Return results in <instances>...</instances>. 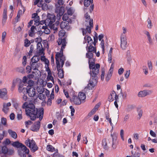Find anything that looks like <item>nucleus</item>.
Returning <instances> with one entry per match:
<instances>
[{
    "label": "nucleus",
    "mask_w": 157,
    "mask_h": 157,
    "mask_svg": "<svg viewBox=\"0 0 157 157\" xmlns=\"http://www.w3.org/2000/svg\"><path fill=\"white\" fill-rule=\"evenodd\" d=\"M22 107L25 109L26 115L29 116L32 121L35 120L36 118H39L40 121H41L43 118L44 109L42 108L38 109L35 107L33 102L28 101L23 104Z\"/></svg>",
    "instance_id": "obj_1"
},
{
    "label": "nucleus",
    "mask_w": 157,
    "mask_h": 157,
    "mask_svg": "<svg viewBox=\"0 0 157 157\" xmlns=\"http://www.w3.org/2000/svg\"><path fill=\"white\" fill-rule=\"evenodd\" d=\"M57 42L58 47H60L61 49L59 52H57L56 53L55 58H62L63 57L65 58L63 54V51L65 48L67 43L65 38H64L63 39L59 38L57 40Z\"/></svg>",
    "instance_id": "obj_2"
},
{
    "label": "nucleus",
    "mask_w": 157,
    "mask_h": 157,
    "mask_svg": "<svg viewBox=\"0 0 157 157\" xmlns=\"http://www.w3.org/2000/svg\"><path fill=\"white\" fill-rule=\"evenodd\" d=\"M56 68L58 71V76L60 78H63L64 76V71L62 68L64 63L66 60L65 58L63 57L62 58H55Z\"/></svg>",
    "instance_id": "obj_3"
},
{
    "label": "nucleus",
    "mask_w": 157,
    "mask_h": 157,
    "mask_svg": "<svg viewBox=\"0 0 157 157\" xmlns=\"http://www.w3.org/2000/svg\"><path fill=\"white\" fill-rule=\"evenodd\" d=\"M98 65H97L96 70H90V73L91 77L92 80L90 81V83L88 84L89 87L92 89L94 87L97 83L98 77L97 75L99 73V70L98 69Z\"/></svg>",
    "instance_id": "obj_4"
},
{
    "label": "nucleus",
    "mask_w": 157,
    "mask_h": 157,
    "mask_svg": "<svg viewBox=\"0 0 157 157\" xmlns=\"http://www.w3.org/2000/svg\"><path fill=\"white\" fill-rule=\"evenodd\" d=\"M93 53L87 52L86 54V57L88 59V63L90 70H96L97 65H98V69L99 70L100 65L99 63L95 65V60L93 57Z\"/></svg>",
    "instance_id": "obj_5"
},
{
    "label": "nucleus",
    "mask_w": 157,
    "mask_h": 157,
    "mask_svg": "<svg viewBox=\"0 0 157 157\" xmlns=\"http://www.w3.org/2000/svg\"><path fill=\"white\" fill-rule=\"evenodd\" d=\"M29 149L25 146L23 145L18 150V153L21 157H25L26 154H29Z\"/></svg>",
    "instance_id": "obj_6"
},
{
    "label": "nucleus",
    "mask_w": 157,
    "mask_h": 157,
    "mask_svg": "<svg viewBox=\"0 0 157 157\" xmlns=\"http://www.w3.org/2000/svg\"><path fill=\"white\" fill-rule=\"evenodd\" d=\"M89 26H87L86 29L81 28V29L82 30V35L83 36L86 35L87 34H90L91 33V29L93 28V20L90 19L89 21Z\"/></svg>",
    "instance_id": "obj_7"
},
{
    "label": "nucleus",
    "mask_w": 157,
    "mask_h": 157,
    "mask_svg": "<svg viewBox=\"0 0 157 157\" xmlns=\"http://www.w3.org/2000/svg\"><path fill=\"white\" fill-rule=\"evenodd\" d=\"M121 47L123 50H125L127 47V41L126 36L122 34L121 36Z\"/></svg>",
    "instance_id": "obj_8"
},
{
    "label": "nucleus",
    "mask_w": 157,
    "mask_h": 157,
    "mask_svg": "<svg viewBox=\"0 0 157 157\" xmlns=\"http://www.w3.org/2000/svg\"><path fill=\"white\" fill-rule=\"evenodd\" d=\"M111 136L112 138V141L111 143L112 147L113 149H115L117 147L118 142L117 141V135L115 134H111Z\"/></svg>",
    "instance_id": "obj_9"
},
{
    "label": "nucleus",
    "mask_w": 157,
    "mask_h": 157,
    "mask_svg": "<svg viewBox=\"0 0 157 157\" xmlns=\"http://www.w3.org/2000/svg\"><path fill=\"white\" fill-rule=\"evenodd\" d=\"M28 89V86L25 85L24 84L22 83H21L19 84L18 87V90L19 92L22 93L24 94H27Z\"/></svg>",
    "instance_id": "obj_10"
},
{
    "label": "nucleus",
    "mask_w": 157,
    "mask_h": 157,
    "mask_svg": "<svg viewBox=\"0 0 157 157\" xmlns=\"http://www.w3.org/2000/svg\"><path fill=\"white\" fill-rule=\"evenodd\" d=\"M28 91L27 93L30 97H34L36 94L35 89L32 86H28Z\"/></svg>",
    "instance_id": "obj_11"
},
{
    "label": "nucleus",
    "mask_w": 157,
    "mask_h": 157,
    "mask_svg": "<svg viewBox=\"0 0 157 157\" xmlns=\"http://www.w3.org/2000/svg\"><path fill=\"white\" fill-rule=\"evenodd\" d=\"M48 18L46 19V21L48 22V25L53 23L55 21L56 17L53 14H48Z\"/></svg>",
    "instance_id": "obj_12"
},
{
    "label": "nucleus",
    "mask_w": 157,
    "mask_h": 157,
    "mask_svg": "<svg viewBox=\"0 0 157 157\" xmlns=\"http://www.w3.org/2000/svg\"><path fill=\"white\" fill-rule=\"evenodd\" d=\"M33 71L31 74H29L28 75V77L29 78H36L38 77L40 75V71L38 69L33 70Z\"/></svg>",
    "instance_id": "obj_13"
},
{
    "label": "nucleus",
    "mask_w": 157,
    "mask_h": 157,
    "mask_svg": "<svg viewBox=\"0 0 157 157\" xmlns=\"http://www.w3.org/2000/svg\"><path fill=\"white\" fill-rule=\"evenodd\" d=\"M71 102L76 105H79L81 103V100L77 96H73L70 99Z\"/></svg>",
    "instance_id": "obj_14"
},
{
    "label": "nucleus",
    "mask_w": 157,
    "mask_h": 157,
    "mask_svg": "<svg viewBox=\"0 0 157 157\" xmlns=\"http://www.w3.org/2000/svg\"><path fill=\"white\" fill-rule=\"evenodd\" d=\"M113 63H112L105 77V80L106 81L108 82L111 78L113 74Z\"/></svg>",
    "instance_id": "obj_15"
},
{
    "label": "nucleus",
    "mask_w": 157,
    "mask_h": 157,
    "mask_svg": "<svg viewBox=\"0 0 157 157\" xmlns=\"http://www.w3.org/2000/svg\"><path fill=\"white\" fill-rule=\"evenodd\" d=\"M152 91L150 90H144L140 91L138 94V96L140 97H143L147 95L151 94Z\"/></svg>",
    "instance_id": "obj_16"
},
{
    "label": "nucleus",
    "mask_w": 157,
    "mask_h": 157,
    "mask_svg": "<svg viewBox=\"0 0 157 157\" xmlns=\"http://www.w3.org/2000/svg\"><path fill=\"white\" fill-rule=\"evenodd\" d=\"M30 144L29 145V147L31 149L32 151L34 152L38 149V147L36 145L35 141L32 140Z\"/></svg>",
    "instance_id": "obj_17"
},
{
    "label": "nucleus",
    "mask_w": 157,
    "mask_h": 157,
    "mask_svg": "<svg viewBox=\"0 0 157 157\" xmlns=\"http://www.w3.org/2000/svg\"><path fill=\"white\" fill-rule=\"evenodd\" d=\"M11 105V103L10 102L7 103H4L3 104L2 110L5 114L7 113L9 110V107Z\"/></svg>",
    "instance_id": "obj_18"
},
{
    "label": "nucleus",
    "mask_w": 157,
    "mask_h": 157,
    "mask_svg": "<svg viewBox=\"0 0 157 157\" xmlns=\"http://www.w3.org/2000/svg\"><path fill=\"white\" fill-rule=\"evenodd\" d=\"M40 122L38 121L34 123L33 125L31 127V129L34 132H37L40 128Z\"/></svg>",
    "instance_id": "obj_19"
},
{
    "label": "nucleus",
    "mask_w": 157,
    "mask_h": 157,
    "mask_svg": "<svg viewBox=\"0 0 157 157\" xmlns=\"http://www.w3.org/2000/svg\"><path fill=\"white\" fill-rule=\"evenodd\" d=\"M37 51L39 55H44V49H43L41 43H39L37 44Z\"/></svg>",
    "instance_id": "obj_20"
},
{
    "label": "nucleus",
    "mask_w": 157,
    "mask_h": 157,
    "mask_svg": "<svg viewBox=\"0 0 157 157\" xmlns=\"http://www.w3.org/2000/svg\"><path fill=\"white\" fill-rule=\"evenodd\" d=\"M55 12L60 16H61L64 13V8L62 6H58L56 8Z\"/></svg>",
    "instance_id": "obj_21"
},
{
    "label": "nucleus",
    "mask_w": 157,
    "mask_h": 157,
    "mask_svg": "<svg viewBox=\"0 0 157 157\" xmlns=\"http://www.w3.org/2000/svg\"><path fill=\"white\" fill-rule=\"evenodd\" d=\"M60 26L62 29H65L67 30H68L70 28L69 26V23L67 21H64L62 22L60 24Z\"/></svg>",
    "instance_id": "obj_22"
},
{
    "label": "nucleus",
    "mask_w": 157,
    "mask_h": 157,
    "mask_svg": "<svg viewBox=\"0 0 157 157\" xmlns=\"http://www.w3.org/2000/svg\"><path fill=\"white\" fill-rule=\"evenodd\" d=\"M86 48L87 52H92L93 53H96V48L95 47H94L93 46H92V45H90L88 47V45L87 44Z\"/></svg>",
    "instance_id": "obj_23"
},
{
    "label": "nucleus",
    "mask_w": 157,
    "mask_h": 157,
    "mask_svg": "<svg viewBox=\"0 0 157 157\" xmlns=\"http://www.w3.org/2000/svg\"><path fill=\"white\" fill-rule=\"evenodd\" d=\"M7 91L5 88L0 89V98H3L6 95Z\"/></svg>",
    "instance_id": "obj_24"
},
{
    "label": "nucleus",
    "mask_w": 157,
    "mask_h": 157,
    "mask_svg": "<svg viewBox=\"0 0 157 157\" xmlns=\"http://www.w3.org/2000/svg\"><path fill=\"white\" fill-rule=\"evenodd\" d=\"M7 9L6 8L4 9L3 13V18L2 20V23L3 24H5L7 19Z\"/></svg>",
    "instance_id": "obj_25"
},
{
    "label": "nucleus",
    "mask_w": 157,
    "mask_h": 157,
    "mask_svg": "<svg viewBox=\"0 0 157 157\" xmlns=\"http://www.w3.org/2000/svg\"><path fill=\"white\" fill-rule=\"evenodd\" d=\"M37 89L38 92H40L38 96V98L40 99L41 100H44L45 98L46 97L45 95L42 93L44 91L43 88H42V89L40 91L38 90V88H37Z\"/></svg>",
    "instance_id": "obj_26"
},
{
    "label": "nucleus",
    "mask_w": 157,
    "mask_h": 157,
    "mask_svg": "<svg viewBox=\"0 0 157 157\" xmlns=\"http://www.w3.org/2000/svg\"><path fill=\"white\" fill-rule=\"evenodd\" d=\"M87 36V35L86 36H85L84 37V41L83 42V43H86V39H87V43L88 44L90 45H92L93 43L92 39L90 36Z\"/></svg>",
    "instance_id": "obj_27"
},
{
    "label": "nucleus",
    "mask_w": 157,
    "mask_h": 157,
    "mask_svg": "<svg viewBox=\"0 0 157 157\" xmlns=\"http://www.w3.org/2000/svg\"><path fill=\"white\" fill-rule=\"evenodd\" d=\"M32 69L36 70L38 69L41 65V64L40 63H31L30 64Z\"/></svg>",
    "instance_id": "obj_28"
},
{
    "label": "nucleus",
    "mask_w": 157,
    "mask_h": 157,
    "mask_svg": "<svg viewBox=\"0 0 157 157\" xmlns=\"http://www.w3.org/2000/svg\"><path fill=\"white\" fill-rule=\"evenodd\" d=\"M40 57L39 56H35L33 57L31 59V63H38L40 60Z\"/></svg>",
    "instance_id": "obj_29"
},
{
    "label": "nucleus",
    "mask_w": 157,
    "mask_h": 157,
    "mask_svg": "<svg viewBox=\"0 0 157 157\" xmlns=\"http://www.w3.org/2000/svg\"><path fill=\"white\" fill-rule=\"evenodd\" d=\"M144 33L147 36L149 43L151 44L152 43V40L149 33L147 31H145Z\"/></svg>",
    "instance_id": "obj_30"
},
{
    "label": "nucleus",
    "mask_w": 157,
    "mask_h": 157,
    "mask_svg": "<svg viewBox=\"0 0 157 157\" xmlns=\"http://www.w3.org/2000/svg\"><path fill=\"white\" fill-rule=\"evenodd\" d=\"M8 132L10 136L14 139H16L17 137V134L15 132L12 131L11 129L8 130Z\"/></svg>",
    "instance_id": "obj_31"
},
{
    "label": "nucleus",
    "mask_w": 157,
    "mask_h": 157,
    "mask_svg": "<svg viewBox=\"0 0 157 157\" xmlns=\"http://www.w3.org/2000/svg\"><path fill=\"white\" fill-rule=\"evenodd\" d=\"M53 23L51 24L50 25H48V26H49V27L51 29H52L54 30H57V26H58V24L56 22L54 24H52Z\"/></svg>",
    "instance_id": "obj_32"
},
{
    "label": "nucleus",
    "mask_w": 157,
    "mask_h": 157,
    "mask_svg": "<svg viewBox=\"0 0 157 157\" xmlns=\"http://www.w3.org/2000/svg\"><path fill=\"white\" fill-rule=\"evenodd\" d=\"M78 97L81 101L84 100L86 98L85 94L82 92H80L78 94Z\"/></svg>",
    "instance_id": "obj_33"
},
{
    "label": "nucleus",
    "mask_w": 157,
    "mask_h": 157,
    "mask_svg": "<svg viewBox=\"0 0 157 157\" xmlns=\"http://www.w3.org/2000/svg\"><path fill=\"white\" fill-rule=\"evenodd\" d=\"M32 17L34 18V21L36 23H38L39 22V17L37 15L36 13H34L32 15Z\"/></svg>",
    "instance_id": "obj_34"
},
{
    "label": "nucleus",
    "mask_w": 157,
    "mask_h": 157,
    "mask_svg": "<svg viewBox=\"0 0 157 157\" xmlns=\"http://www.w3.org/2000/svg\"><path fill=\"white\" fill-rule=\"evenodd\" d=\"M46 26L47 25L45 26H42V27L40 26V27H41L42 29L44 30L43 32L44 33L47 34H48L50 33V31L49 29L48 28V27Z\"/></svg>",
    "instance_id": "obj_35"
},
{
    "label": "nucleus",
    "mask_w": 157,
    "mask_h": 157,
    "mask_svg": "<svg viewBox=\"0 0 157 157\" xmlns=\"http://www.w3.org/2000/svg\"><path fill=\"white\" fill-rule=\"evenodd\" d=\"M12 145L14 147L20 148L23 144L21 143H20L18 141H15L12 143Z\"/></svg>",
    "instance_id": "obj_36"
},
{
    "label": "nucleus",
    "mask_w": 157,
    "mask_h": 157,
    "mask_svg": "<svg viewBox=\"0 0 157 157\" xmlns=\"http://www.w3.org/2000/svg\"><path fill=\"white\" fill-rule=\"evenodd\" d=\"M116 93L114 91H113L111 93L109 97V101H112L114 100V97H116Z\"/></svg>",
    "instance_id": "obj_37"
},
{
    "label": "nucleus",
    "mask_w": 157,
    "mask_h": 157,
    "mask_svg": "<svg viewBox=\"0 0 157 157\" xmlns=\"http://www.w3.org/2000/svg\"><path fill=\"white\" fill-rule=\"evenodd\" d=\"M17 118L18 120H20L22 119V112L20 108H18L17 109Z\"/></svg>",
    "instance_id": "obj_38"
},
{
    "label": "nucleus",
    "mask_w": 157,
    "mask_h": 157,
    "mask_svg": "<svg viewBox=\"0 0 157 157\" xmlns=\"http://www.w3.org/2000/svg\"><path fill=\"white\" fill-rule=\"evenodd\" d=\"M42 2H43L41 0L40 1V6H41V7L43 10H47L48 9V5L47 4L45 3L42 4ZM38 6H39V5H38Z\"/></svg>",
    "instance_id": "obj_39"
},
{
    "label": "nucleus",
    "mask_w": 157,
    "mask_h": 157,
    "mask_svg": "<svg viewBox=\"0 0 157 157\" xmlns=\"http://www.w3.org/2000/svg\"><path fill=\"white\" fill-rule=\"evenodd\" d=\"M75 10L73 8L70 7L67 10V13L70 16H71L74 13Z\"/></svg>",
    "instance_id": "obj_40"
},
{
    "label": "nucleus",
    "mask_w": 157,
    "mask_h": 157,
    "mask_svg": "<svg viewBox=\"0 0 157 157\" xmlns=\"http://www.w3.org/2000/svg\"><path fill=\"white\" fill-rule=\"evenodd\" d=\"M47 79L48 81H51L53 83H54V78L53 76H52V73L51 72L48 73L47 76Z\"/></svg>",
    "instance_id": "obj_41"
},
{
    "label": "nucleus",
    "mask_w": 157,
    "mask_h": 157,
    "mask_svg": "<svg viewBox=\"0 0 157 157\" xmlns=\"http://www.w3.org/2000/svg\"><path fill=\"white\" fill-rule=\"evenodd\" d=\"M46 149L49 151L52 152H54L55 151V149L52 145H48L47 146Z\"/></svg>",
    "instance_id": "obj_42"
},
{
    "label": "nucleus",
    "mask_w": 157,
    "mask_h": 157,
    "mask_svg": "<svg viewBox=\"0 0 157 157\" xmlns=\"http://www.w3.org/2000/svg\"><path fill=\"white\" fill-rule=\"evenodd\" d=\"M93 0H85L84 2V5L85 6L88 7L90 3L92 4Z\"/></svg>",
    "instance_id": "obj_43"
},
{
    "label": "nucleus",
    "mask_w": 157,
    "mask_h": 157,
    "mask_svg": "<svg viewBox=\"0 0 157 157\" xmlns=\"http://www.w3.org/2000/svg\"><path fill=\"white\" fill-rule=\"evenodd\" d=\"M147 21L148 23L147 25L148 28L149 29H151L152 28L153 25L150 19L149 18H148L147 19Z\"/></svg>",
    "instance_id": "obj_44"
},
{
    "label": "nucleus",
    "mask_w": 157,
    "mask_h": 157,
    "mask_svg": "<svg viewBox=\"0 0 157 157\" xmlns=\"http://www.w3.org/2000/svg\"><path fill=\"white\" fill-rule=\"evenodd\" d=\"M102 146L103 148L106 150H107L109 149V147L107 145V144L106 142V140H105L103 142Z\"/></svg>",
    "instance_id": "obj_45"
},
{
    "label": "nucleus",
    "mask_w": 157,
    "mask_h": 157,
    "mask_svg": "<svg viewBox=\"0 0 157 157\" xmlns=\"http://www.w3.org/2000/svg\"><path fill=\"white\" fill-rule=\"evenodd\" d=\"M65 31L63 30H61L59 33V35L60 37H62L64 36L65 34Z\"/></svg>",
    "instance_id": "obj_46"
},
{
    "label": "nucleus",
    "mask_w": 157,
    "mask_h": 157,
    "mask_svg": "<svg viewBox=\"0 0 157 157\" xmlns=\"http://www.w3.org/2000/svg\"><path fill=\"white\" fill-rule=\"evenodd\" d=\"M8 148L6 146H3L2 147V152L4 154H6L8 152Z\"/></svg>",
    "instance_id": "obj_47"
},
{
    "label": "nucleus",
    "mask_w": 157,
    "mask_h": 157,
    "mask_svg": "<svg viewBox=\"0 0 157 157\" xmlns=\"http://www.w3.org/2000/svg\"><path fill=\"white\" fill-rule=\"evenodd\" d=\"M25 47H28L29 46L30 44V42L28 39H26L25 40Z\"/></svg>",
    "instance_id": "obj_48"
},
{
    "label": "nucleus",
    "mask_w": 157,
    "mask_h": 157,
    "mask_svg": "<svg viewBox=\"0 0 157 157\" xmlns=\"http://www.w3.org/2000/svg\"><path fill=\"white\" fill-rule=\"evenodd\" d=\"M104 40H101L100 45L101 46V48L102 49V51L103 52V53H104V50H105V46H104Z\"/></svg>",
    "instance_id": "obj_49"
},
{
    "label": "nucleus",
    "mask_w": 157,
    "mask_h": 157,
    "mask_svg": "<svg viewBox=\"0 0 157 157\" xmlns=\"http://www.w3.org/2000/svg\"><path fill=\"white\" fill-rule=\"evenodd\" d=\"M11 142L8 139H6L3 142V144L5 145H7L10 144Z\"/></svg>",
    "instance_id": "obj_50"
},
{
    "label": "nucleus",
    "mask_w": 157,
    "mask_h": 157,
    "mask_svg": "<svg viewBox=\"0 0 157 157\" xmlns=\"http://www.w3.org/2000/svg\"><path fill=\"white\" fill-rule=\"evenodd\" d=\"M142 69L145 75H147L148 73L147 68L146 66H143L142 67Z\"/></svg>",
    "instance_id": "obj_51"
},
{
    "label": "nucleus",
    "mask_w": 157,
    "mask_h": 157,
    "mask_svg": "<svg viewBox=\"0 0 157 157\" xmlns=\"http://www.w3.org/2000/svg\"><path fill=\"white\" fill-rule=\"evenodd\" d=\"M34 82L32 80H29L28 81V83H27V84H28V86H32L33 87V86L34 85Z\"/></svg>",
    "instance_id": "obj_52"
},
{
    "label": "nucleus",
    "mask_w": 157,
    "mask_h": 157,
    "mask_svg": "<svg viewBox=\"0 0 157 157\" xmlns=\"http://www.w3.org/2000/svg\"><path fill=\"white\" fill-rule=\"evenodd\" d=\"M147 65L149 70H151L152 69V66L151 61H148Z\"/></svg>",
    "instance_id": "obj_53"
},
{
    "label": "nucleus",
    "mask_w": 157,
    "mask_h": 157,
    "mask_svg": "<svg viewBox=\"0 0 157 157\" xmlns=\"http://www.w3.org/2000/svg\"><path fill=\"white\" fill-rule=\"evenodd\" d=\"M68 15L67 13H65L63 16V19L64 21H67L66 20H68L69 18Z\"/></svg>",
    "instance_id": "obj_54"
},
{
    "label": "nucleus",
    "mask_w": 157,
    "mask_h": 157,
    "mask_svg": "<svg viewBox=\"0 0 157 157\" xmlns=\"http://www.w3.org/2000/svg\"><path fill=\"white\" fill-rule=\"evenodd\" d=\"M85 18L86 19V21H88L90 19H90V17L89 15L88 14V13H86L84 15ZM90 20H89L90 21Z\"/></svg>",
    "instance_id": "obj_55"
},
{
    "label": "nucleus",
    "mask_w": 157,
    "mask_h": 157,
    "mask_svg": "<svg viewBox=\"0 0 157 157\" xmlns=\"http://www.w3.org/2000/svg\"><path fill=\"white\" fill-rule=\"evenodd\" d=\"M44 24H45L46 25L48 26V22H46V20H42L40 21H39V22L38 23V25H39V24H40L41 25H42Z\"/></svg>",
    "instance_id": "obj_56"
},
{
    "label": "nucleus",
    "mask_w": 157,
    "mask_h": 157,
    "mask_svg": "<svg viewBox=\"0 0 157 157\" xmlns=\"http://www.w3.org/2000/svg\"><path fill=\"white\" fill-rule=\"evenodd\" d=\"M6 32H4L2 33V41L4 42L5 41V39L6 37Z\"/></svg>",
    "instance_id": "obj_57"
},
{
    "label": "nucleus",
    "mask_w": 157,
    "mask_h": 157,
    "mask_svg": "<svg viewBox=\"0 0 157 157\" xmlns=\"http://www.w3.org/2000/svg\"><path fill=\"white\" fill-rule=\"evenodd\" d=\"M22 13L23 11L21 10H19L17 16V21H18V19L20 17L21 15L22 14Z\"/></svg>",
    "instance_id": "obj_58"
},
{
    "label": "nucleus",
    "mask_w": 157,
    "mask_h": 157,
    "mask_svg": "<svg viewBox=\"0 0 157 157\" xmlns=\"http://www.w3.org/2000/svg\"><path fill=\"white\" fill-rule=\"evenodd\" d=\"M1 123L4 125L6 124V120L5 118L3 117L1 119Z\"/></svg>",
    "instance_id": "obj_59"
},
{
    "label": "nucleus",
    "mask_w": 157,
    "mask_h": 157,
    "mask_svg": "<svg viewBox=\"0 0 157 157\" xmlns=\"http://www.w3.org/2000/svg\"><path fill=\"white\" fill-rule=\"evenodd\" d=\"M32 68H31V66H27L26 67V72L28 73H30L31 71Z\"/></svg>",
    "instance_id": "obj_60"
},
{
    "label": "nucleus",
    "mask_w": 157,
    "mask_h": 157,
    "mask_svg": "<svg viewBox=\"0 0 157 157\" xmlns=\"http://www.w3.org/2000/svg\"><path fill=\"white\" fill-rule=\"evenodd\" d=\"M120 136L121 139L123 140H124V131L123 129H121L120 131Z\"/></svg>",
    "instance_id": "obj_61"
},
{
    "label": "nucleus",
    "mask_w": 157,
    "mask_h": 157,
    "mask_svg": "<svg viewBox=\"0 0 157 157\" xmlns=\"http://www.w3.org/2000/svg\"><path fill=\"white\" fill-rule=\"evenodd\" d=\"M22 63L24 65H25L27 63V58L25 56H24L23 57L22 59Z\"/></svg>",
    "instance_id": "obj_62"
},
{
    "label": "nucleus",
    "mask_w": 157,
    "mask_h": 157,
    "mask_svg": "<svg viewBox=\"0 0 157 157\" xmlns=\"http://www.w3.org/2000/svg\"><path fill=\"white\" fill-rule=\"evenodd\" d=\"M70 108L71 110V116H73L74 115V113L75 112V109L73 106H71L70 107Z\"/></svg>",
    "instance_id": "obj_63"
},
{
    "label": "nucleus",
    "mask_w": 157,
    "mask_h": 157,
    "mask_svg": "<svg viewBox=\"0 0 157 157\" xmlns=\"http://www.w3.org/2000/svg\"><path fill=\"white\" fill-rule=\"evenodd\" d=\"M140 154L138 152H136L134 153L133 155H132V157H140Z\"/></svg>",
    "instance_id": "obj_64"
}]
</instances>
